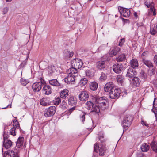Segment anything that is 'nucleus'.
<instances>
[{
    "label": "nucleus",
    "mask_w": 157,
    "mask_h": 157,
    "mask_svg": "<svg viewBox=\"0 0 157 157\" xmlns=\"http://www.w3.org/2000/svg\"><path fill=\"white\" fill-rule=\"evenodd\" d=\"M88 82V80L86 78H83L80 81L79 84L81 86H82L85 85Z\"/></svg>",
    "instance_id": "37"
},
{
    "label": "nucleus",
    "mask_w": 157,
    "mask_h": 157,
    "mask_svg": "<svg viewBox=\"0 0 157 157\" xmlns=\"http://www.w3.org/2000/svg\"><path fill=\"white\" fill-rule=\"evenodd\" d=\"M71 64L72 67H74L76 69H80L82 67L83 63L80 59L76 58L72 61Z\"/></svg>",
    "instance_id": "8"
},
{
    "label": "nucleus",
    "mask_w": 157,
    "mask_h": 157,
    "mask_svg": "<svg viewBox=\"0 0 157 157\" xmlns=\"http://www.w3.org/2000/svg\"><path fill=\"white\" fill-rule=\"evenodd\" d=\"M12 145V142L9 140H4L3 145L6 149L10 147Z\"/></svg>",
    "instance_id": "24"
},
{
    "label": "nucleus",
    "mask_w": 157,
    "mask_h": 157,
    "mask_svg": "<svg viewBox=\"0 0 157 157\" xmlns=\"http://www.w3.org/2000/svg\"><path fill=\"white\" fill-rule=\"evenodd\" d=\"M56 110L55 106H51L46 109L44 116L46 117H49L53 116Z\"/></svg>",
    "instance_id": "6"
},
{
    "label": "nucleus",
    "mask_w": 157,
    "mask_h": 157,
    "mask_svg": "<svg viewBox=\"0 0 157 157\" xmlns=\"http://www.w3.org/2000/svg\"><path fill=\"white\" fill-rule=\"evenodd\" d=\"M120 50V49L119 48L116 47L110 52L109 55L110 57L114 56Z\"/></svg>",
    "instance_id": "23"
},
{
    "label": "nucleus",
    "mask_w": 157,
    "mask_h": 157,
    "mask_svg": "<svg viewBox=\"0 0 157 157\" xmlns=\"http://www.w3.org/2000/svg\"><path fill=\"white\" fill-rule=\"evenodd\" d=\"M131 66L133 68L137 67L138 66V62L137 60L135 59H132L130 62Z\"/></svg>",
    "instance_id": "25"
},
{
    "label": "nucleus",
    "mask_w": 157,
    "mask_h": 157,
    "mask_svg": "<svg viewBox=\"0 0 157 157\" xmlns=\"http://www.w3.org/2000/svg\"><path fill=\"white\" fill-rule=\"evenodd\" d=\"M125 57L124 55L123 54L119 55L118 57L116 58V60L117 62H122L125 59Z\"/></svg>",
    "instance_id": "38"
},
{
    "label": "nucleus",
    "mask_w": 157,
    "mask_h": 157,
    "mask_svg": "<svg viewBox=\"0 0 157 157\" xmlns=\"http://www.w3.org/2000/svg\"><path fill=\"white\" fill-rule=\"evenodd\" d=\"M124 93V94H126L127 93V92L126 91H124L122 92V93Z\"/></svg>",
    "instance_id": "60"
},
{
    "label": "nucleus",
    "mask_w": 157,
    "mask_h": 157,
    "mask_svg": "<svg viewBox=\"0 0 157 157\" xmlns=\"http://www.w3.org/2000/svg\"><path fill=\"white\" fill-rule=\"evenodd\" d=\"M68 90L67 89H64L62 91L60 94V97L63 99L66 98L68 95Z\"/></svg>",
    "instance_id": "26"
},
{
    "label": "nucleus",
    "mask_w": 157,
    "mask_h": 157,
    "mask_svg": "<svg viewBox=\"0 0 157 157\" xmlns=\"http://www.w3.org/2000/svg\"><path fill=\"white\" fill-rule=\"evenodd\" d=\"M76 75H68L65 78L64 80L65 82L67 84H73L75 81V78Z\"/></svg>",
    "instance_id": "14"
},
{
    "label": "nucleus",
    "mask_w": 157,
    "mask_h": 157,
    "mask_svg": "<svg viewBox=\"0 0 157 157\" xmlns=\"http://www.w3.org/2000/svg\"><path fill=\"white\" fill-rule=\"evenodd\" d=\"M125 42V39L124 38H123L121 39V41L119 44V45L120 46H122L123 45V44Z\"/></svg>",
    "instance_id": "52"
},
{
    "label": "nucleus",
    "mask_w": 157,
    "mask_h": 157,
    "mask_svg": "<svg viewBox=\"0 0 157 157\" xmlns=\"http://www.w3.org/2000/svg\"><path fill=\"white\" fill-rule=\"evenodd\" d=\"M40 82H39L41 83V85L42 86V85H44L46 84V82L42 78H40Z\"/></svg>",
    "instance_id": "53"
},
{
    "label": "nucleus",
    "mask_w": 157,
    "mask_h": 157,
    "mask_svg": "<svg viewBox=\"0 0 157 157\" xmlns=\"http://www.w3.org/2000/svg\"><path fill=\"white\" fill-rule=\"evenodd\" d=\"M136 73V72L134 71L133 69L132 68H129L127 70L126 76L129 78H132L135 77Z\"/></svg>",
    "instance_id": "16"
},
{
    "label": "nucleus",
    "mask_w": 157,
    "mask_h": 157,
    "mask_svg": "<svg viewBox=\"0 0 157 157\" xmlns=\"http://www.w3.org/2000/svg\"><path fill=\"white\" fill-rule=\"evenodd\" d=\"M92 101L95 104V105H97L98 107L104 110L106 109V105L107 103L106 98L105 97H99L96 96H93L92 98Z\"/></svg>",
    "instance_id": "1"
},
{
    "label": "nucleus",
    "mask_w": 157,
    "mask_h": 157,
    "mask_svg": "<svg viewBox=\"0 0 157 157\" xmlns=\"http://www.w3.org/2000/svg\"><path fill=\"white\" fill-rule=\"evenodd\" d=\"M118 10L121 14L125 17H128L130 14V11L129 9L119 7Z\"/></svg>",
    "instance_id": "9"
},
{
    "label": "nucleus",
    "mask_w": 157,
    "mask_h": 157,
    "mask_svg": "<svg viewBox=\"0 0 157 157\" xmlns=\"http://www.w3.org/2000/svg\"><path fill=\"white\" fill-rule=\"evenodd\" d=\"M113 69L115 73H120L123 70V66L122 64H115L113 66Z\"/></svg>",
    "instance_id": "15"
},
{
    "label": "nucleus",
    "mask_w": 157,
    "mask_h": 157,
    "mask_svg": "<svg viewBox=\"0 0 157 157\" xmlns=\"http://www.w3.org/2000/svg\"><path fill=\"white\" fill-rule=\"evenodd\" d=\"M145 4L148 8H149L150 6H153L154 5L152 0H147L145 2Z\"/></svg>",
    "instance_id": "39"
},
{
    "label": "nucleus",
    "mask_w": 157,
    "mask_h": 157,
    "mask_svg": "<svg viewBox=\"0 0 157 157\" xmlns=\"http://www.w3.org/2000/svg\"><path fill=\"white\" fill-rule=\"evenodd\" d=\"M107 78V76L105 73L102 72L101 74V76L100 78L101 80H102L105 79Z\"/></svg>",
    "instance_id": "48"
},
{
    "label": "nucleus",
    "mask_w": 157,
    "mask_h": 157,
    "mask_svg": "<svg viewBox=\"0 0 157 157\" xmlns=\"http://www.w3.org/2000/svg\"><path fill=\"white\" fill-rule=\"evenodd\" d=\"M121 93V92L120 90L115 86L112 88L111 91L109 93V95L110 98L112 99L117 98Z\"/></svg>",
    "instance_id": "3"
},
{
    "label": "nucleus",
    "mask_w": 157,
    "mask_h": 157,
    "mask_svg": "<svg viewBox=\"0 0 157 157\" xmlns=\"http://www.w3.org/2000/svg\"><path fill=\"white\" fill-rule=\"evenodd\" d=\"M9 10V8L7 7L4 8L2 10V12L3 14H5L7 13Z\"/></svg>",
    "instance_id": "50"
},
{
    "label": "nucleus",
    "mask_w": 157,
    "mask_h": 157,
    "mask_svg": "<svg viewBox=\"0 0 157 157\" xmlns=\"http://www.w3.org/2000/svg\"><path fill=\"white\" fill-rule=\"evenodd\" d=\"M134 15L136 17H137V13L136 12H135L134 13Z\"/></svg>",
    "instance_id": "59"
},
{
    "label": "nucleus",
    "mask_w": 157,
    "mask_h": 157,
    "mask_svg": "<svg viewBox=\"0 0 157 157\" xmlns=\"http://www.w3.org/2000/svg\"><path fill=\"white\" fill-rule=\"evenodd\" d=\"M48 75L49 76H53L56 72V67L54 66H49L47 69Z\"/></svg>",
    "instance_id": "17"
},
{
    "label": "nucleus",
    "mask_w": 157,
    "mask_h": 157,
    "mask_svg": "<svg viewBox=\"0 0 157 157\" xmlns=\"http://www.w3.org/2000/svg\"><path fill=\"white\" fill-rule=\"evenodd\" d=\"M13 127L10 129V134L13 135L15 136L16 135L15 129L16 128H18L20 127L19 124L16 120H15L13 121Z\"/></svg>",
    "instance_id": "11"
},
{
    "label": "nucleus",
    "mask_w": 157,
    "mask_h": 157,
    "mask_svg": "<svg viewBox=\"0 0 157 157\" xmlns=\"http://www.w3.org/2000/svg\"><path fill=\"white\" fill-rule=\"evenodd\" d=\"M156 100H157V99L156 98L154 100L153 102V107L154 109H152V111L154 113L155 116L156 117L157 120V117L156 115V113H157V103H155Z\"/></svg>",
    "instance_id": "35"
},
{
    "label": "nucleus",
    "mask_w": 157,
    "mask_h": 157,
    "mask_svg": "<svg viewBox=\"0 0 157 157\" xmlns=\"http://www.w3.org/2000/svg\"><path fill=\"white\" fill-rule=\"evenodd\" d=\"M97 68L99 69H102L104 68L105 67V63L104 61H99L96 63Z\"/></svg>",
    "instance_id": "20"
},
{
    "label": "nucleus",
    "mask_w": 157,
    "mask_h": 157,
    "mask_svg": "<svg viewBox=\"0 0 157 157\" xmlns=\"http://www.w3.org/2000/svg\"><path fill=\"white\" fill-rule=\"evenodd\" d=\"M117 82L122 85L124 80V76L121 75H118L117 77Z\"/></svg>",
    "instance_id": "33"
},
{
    "label": "nucleus",
    "mask_w": 157,
    "mask_h": 157,
    "mask_svg": "<svg viewBox=\"0 0 157 157\" xmlns=\"http://www.w3.org/2000/svg\"><path fill=\"white\" fill-rule=\"evenodd\" d=\"M67 106V103L64 100H63L60 106L61 108L64 109L66 108Z\"/></svg>",
    "instance_id": "44"
},
{
    "label": "nucleus",
    "mask_w": 157,
    "mask_h": 157,
    "mask_svg": "<svg viewBox=\"0 0 157 157\" xmlns=\"http://www.w3.org/2000/svg\"><path fill=\"white\" fill-rule=\"evenodd\" d=\"M67 74L69 75H75L77 72V69L74 67L69 68L67 70Z\"/></svg>",
    "instance_id": "21"
},
{
    "label": "nucleus",
    "mask_w": 157,
    "mask_h": 157,
    "mask_svg": "<svg viewBox=\"0 0 157 157\" xmlns=\"http://www.w3.org/2000/svg\"><path fill=\"white\" fill-rule=\"evenodd\" d=\"M86 113L84 112L82 113L80 115V120L84 122L85 120Z\"/></svg>",
    "instance_id": "45"
},
{
    "label": "nucleus",
    "mask_w": 157,
    "mask_h": 157,
    "mask_svg": "<svg viewBox=\"0 0 157 157\" xmlns=\"http://www.w3.org/2000/svg\"><path fill=\"white\" fill-rule=\"evenodd\" d=\"M140 79L137 77H134L130 80V83L133 87H137L140 86Z\"/></svg>",
    "instance_id": "13"
},
{
    "label": "nucleus",
    "mask_w": 157,
    "mask_h": 157,
    "mask_svg": "<svg viewBox=\"0 0 157 157\" xmlns=\"http://www.w3.org/2000/svg\"><path fill=\"white\" fill-rule=\"evenodd\" d=\"M46 100L45 98H44L40 101V105L44 106H47L49 105V104L48 103L46 102L45 101Z\"/></svg>",
    "instance_id": "40"
},
{
    "label": "nucleus",
    "mask_w": 157,
    "mask_h": 157,
    "mask_svg": "<svg viewBox=\"0 0 157 157\" xmlns=\"http://www.w3.org/2000/svg\"><path fill=\"white\" fill-rule=\"evenodd\" d=\"M108 43H107L106 44H102L98 48L99 50H102L104 49L105 47L107 46Z\"/></svg>",
    "instance_id": "51"
},
{
    "label": "nucleus",
    "mask_w": 157,
    "mask_h": 157,
    "mask_svg": "<svg viewBox=\"0 0 157 157\" xmlns=\"http://www.w3.org/2000/svg\"><path fill=\"white\" fill-rule=\"evenodd\" d=\"M94 151L97 152L98 149L99 151V155L101 156L104 155L106 150V148L105 145L100 144L99 145L98 144H94Z\"/></svg>",
    "instance_id": "4"
},
{
    "label": "nucleus",
    "mask_w": 157,
    "mask_h": 157,
    "mask_svg": "<svg viewBox=\"0 0 157 157\" xmlns=\"http://www.w3.org/2000/svg\"><path fill=\"white\" fill-rule=\"evenodd\" d=\"M49 83L51 85L59 86L60 85V83L56 79H54L50 80H48Z\"/></svg>",
    "instance_id": "31"
},
{
    "label": "nucleus",
    "mask_w": 157,
    "mask_h": 157,
    "mask_svg": "<svg viewBox=\"0 0 157 157\" xmlns=\"http://www.w3.org/2000/svg\"><path fill=\"white\" fill-rule=\"evenodd\" d=\"M6 2H9V1H8V0H5Z\"/></svg>",
    "instance_id": "62"
},
{
    "label": "nucleus",
    "mask_w": 157,
    "mask_h": 157,
    "mask_svg": "<svg viewBox=\"0 0 157 157\" xmlns=\"http://www.w3.org/2000/svg\"><path fill=\"white\" fill-rule=\"evenodd\" d=\"M78 97L81 101H85L88 100L89 98L88 93L86 91H82L79 94Z\"/></svg>",
    "instance_id": "10"
},
{
    "label": "nucleus",
    "mask_w": 157,
    "mask_h": 157,
    "mask_svg": "<svg viewBox=\"0 0 157 157\" xmlns=\"http://www.w3.org/2000/svg\"><path fill=\"white\" fill-rule=\"evenodd\" d=\"M42 91L44 94L49 95L52 93V89L49 85L45 84L43 87Z\"/></svg>",
    "instance_id": "12"
},
{
    "label": "nucleus",
    "mask_w": 157,
    "mask_h": 157,
    "mask_svg": "<svg viewBox=\"0 0 157 157\" xmlns=\"http://www.w3.org/2000/svg\"><path fill=\"white\" fill-rule=\"evenodd\" d=\"M74 55L73 52L70 49H64L63 52V56L65 59L68 60L73 56Z\"/></svg>",
    "instance_id": "5"
},
{
    "label": "nucleus",
    "mask_w": 157,
    "mask_h": 157,
    "mask_svg": "<svg viewBox=\"0 0 157 157\" xmlns=\"http://www.w3.org/2000/svg\"><path fill=\"white\" fill-rule=\"evenodd\" d=\"M77 102L76 98L74 96L70 97L68 99V103L71 105L72 106L76 104Z\"/></svg>",
    "instance_id": "22"
},
{
    "label": "nucleus",
    "mask_w": 157,
    "mask_h": 157,
    "mask_svg": "<svg viewBox=\"0 0 157 157\" xmlns=\"http://www.w3.org/2000/svg\"><path fill=\"white\" fill-rule=\"evenodd\" d=\"M15 157H19V156H16Z\"/></svg>",
    "instance_id": "63"
},
{
    "label": "nucleus",
    "mask_w": 157,
    "mask_h": 157,
    "mask_svg": "<svg viewBox=\"0 0 157 157\" xmlns=\"http://www.w3.org/2000/svg\"><path fill=\"white\" fill-rule=\"evenodd\" d=\"M132 119L131 117L129 115H127L124 117L122 122V125L124 128L129 127L131 124V121Z\"/></svg>",
    "instance_id": "7"
},
{
    "label": "nucleus",
    "mask_w": 157,
    "mask_h": 157,
    "mask_svg": "<svg viewBox=\"0 0 157 157\" xmlns=\"http://www.w3.org/2000/svg\"><path fill=\"white\" fill-rule=\"evenodd\" d=\"M20 82L21 84L23 86H25L29 82L28 80H26L23 78H21L20 79Z\"/></svg>",
    "instance_id": "42"
},
{
    "label": "nucleus",
    "mask_w": 157,
    "mask_h": 157,
    "mask_svg": "<svg viewBox=\"0 0 157 157\" xmlns=\"http://www.w3.org/2000/svg\"><path fill=\"white\" fill-rule=\"evenodd\" d=\"M9 106H10V108H11V104H10V105H8L6 107H4V108H2V109H6Z\"/></svg>",
    "instance_id": "58"
},
{
    "label": "nucleus",
    "mask_w": 157,
    "mask_h": 157,
    "mask_svg": "<svg viewBox=\"0 0 157 157\" xmlns=\"http://www.w3.org/2000/svg\"><path fill=\"white\" fill-rule=\"evenodd\" d=\"M85 107L87 109L91 110L92 112H94L96 113H98L100 111L99 108L93 101V102L88 101L85 104Z\"/></svg>",
    "instance_id": "2"
},
{
    "label": "nucleus",
    "mask_w": 157,
    "mask_h": 157,
    "mask_svg": "<svg viewBox=\"0 0 157 157\" xmlns=\"http://www.w3.org/2000/svg\"><path fill=\"white\" fill-rule=\"evenodd\" d=\"M140 76L142 79L144 80L147 78V74L144 72H141L140 73Z\"/></svg>",
    "instance_id": "46"
},
{
    "label": "nucleus",
    "mask_w": 157,
    "mask_h": 157,
    "mask_svg": "<svg viewBox=\"0 0 157 157\" xmlns=\"http://www.w3.org/2000/svg\"><path fill=\"white\" fill-rule=\"evenodd\" d=\"M12 0H8V1H9V2H10L12 1Z\"/></svg>",
    "instance_id": "61"
},
{
    "label": "nucleus",
    "mask_w": 157,
    "mask_h": 157,
    "mask_svg": "<svg viewBox=\"0 0 157 157\" xmlns=\"http://www.w3.org/2000/svg\"><path fill=\"white\" fill-rule=\"evenodd\" d=\"M61 100L59 97L55 98L53 100L54 104L55 105H58L61 102Z\"/></svg>",
    "instance_id": "41"
},
{
    "label": "nucleus",
    "mask_w": 157,
    "mask_h": 157,
    "mask_svg": "<svg viewBox=\"0 0 157 157\" xmlns=\"http://www.w3.org/2000/svg\"><path fill=\"white\" fill-rule=\"evenodd\" d=\"M154 62L157 65V55H155L154 57Z\"/></svg>",
    "instance_id": "57"
},
{
    "label": "nucleus",
    "mask_w": 157,
    "mask_h": 157,
    "mask_svg": "<svg viewBox=\"0 0 157 157\" xmlns=\"http://www.w3.org/2000/svg\"><path fill=\"white\" fill-rule=\"evenodd\" d=\"M86 75L88 77H90L93 75V73L90 70H87L85 71Z\"/></svg>",
    "instance_id": "47"
},
{
    "label": "nucleus",
    "mask_w": 157,
    "mask_h": 157,
    "mask_svg": "<svg viewBox=\"0 0 157 157\" xmlns=\"http://www.w3.org/2000/svg\"><path fill=\"white\" fill-rule=\"evenodd\" d=\"M15 156L14 152L12 150H8L5 152L3 157H14Z\"/></svg>",
    "instance_id": "27"
},
{
    "label": "nucleus",
    "mask_w": 157,
    "mask_h": 157,
    "mask_svg": "<svg viewBox=\"0 0 157 157\" xmlns=\"http://www.w3.org/2000/svg\"><path fill=\"white\" fill-rule=\"evenodd\" d=\"M24 141V138L23 137H19L16 142V145L18 147H20L22 145Z\"/></svg>",
    "instance_id": "30"
},
{
    "label": "nucleus",
    "mask_w": 157,
    "mask_h": 157,
    "mask_svg": "<svg viewBox=\"0 0 157 157\" xmlns=\"http://www.w3.org/2000/svg\"><path fill=\"white\" fill-rule=\"evenodd\" d=\"M140 148L143 152H146L149 149L150 146L147 143H144L141 146Z\"/></svg>",
    "instance_id": "28"
},
{
    "label": "nucleus",
    "mask_w": 157,
    "mask_h": 157,
    "mask_svg": "<svg viewBox=\"0 0 157 157\" xmlns=\"http://www.w3.org/2000/svg\"><path fill=\"white\" fill-rule=\"evenodd\" d=\"M144 63L149 68L152 67H153V64L150 61L143 59Z\"/></svg>",
    "instance_id": "36"
},
{
    "label": "nucleus",
    "mask_w": 157,
    "mask_h": 157,
    "mask_svg": "<svg viewBox=\"0 0 157 157\" xmlns=\"http://www.w3.org/2000/svg\"><path fill=\"white\" fill-rule=\"evenodd\" d=\"M147 52H144L141 55V56L143 59H144L145 57L147 56Z\"/></svg>",
    "instance_id": "56"
},
{
    "label": "nucleus",
    "mask_w": 157,
    "mask_h": 157,
    "mask_svg": "<svg viewBox=\"0 0 157 157\" xmlns=\"http://www.w3.org/2000/svg\"><path fill=\"white\" fill-rule=\"evenodd\" d=\"M75 107H73L71 108H70L69 109L68 111V113L70 115L71 113L72 112V111H73L74 110H75Z\"/></svg>",
    "instance_id": "54"
},
{
    "label": "nucleus",
    "mask_w": 157,
    "mask_h": 157,
    "mask_svg": "<svg viewBox=\"0 0 157 157\" xmlns=\"http://www.w3.org/2000/svg\"><path fill=\"white\" fill-rule=\"evenodd\" d=\"M32 87L33 90L35 92H39L41 89L42 86L41 83L36 82L33 84Z\"/></svg>",
    "instance_id": "18"
},
{
    "label": "nucleus",
    "mask_w": 157,
    "mask_h": 157,
    "mask_svg": "<svg viewBox=\"0 0 157 157\" xmlns=\"http://www.w3.org/2000/svg\"><path fill=\"white\" fill-rule=\"evenodd\" d=\"M150 9H149V14L150 15H153L155 16L156 15L155 12V9L154 8V6H150Z\"/></svg>",
    "instance_id": "34"
},
{
    "label": "nucleus",
    "mask_w": 157,
    "mask_h": 157,
    "mask_svg": "<svg viewBox=\"0 0 157 157\" xmlns=\"http://www.w3.org/2000/svg\"><path fill=\"white\" fill-rule=\"evenodd\" d=\"M141 123L143 126H146L147 127H149L148 124L146 122L144 121L143 120H142Z\"/></svg>",
    "instance_id": "55"
},
{
    "label": "nucleus",
    "mask_w": 157,
    "mask_h": 157,
    "mask_svg": "<svg viewBox=\"0 0 157 157\" xmlns=\"http://www.w3.org/2000/svg\"><path fill=\"white\" fill-rule=\"evenodd\" d=\"M151 148L155 152L157 153V142L153 141L151 144Z\"/></svg>",
    "instance_id": "32"
},
{
    "label": "nucleus",
    "mask_w": 157,
    "mask_h": 157,
    "mask_svg": "<svg viewBox=\"0 0 157 157\" xmlns=\"http://www.w3.org/2000/svg\"><path fill=\"white\" fill-rule=\"evenodd\" d=\"M114 85L113 82H109L107 83L105 85L104 87V90L105 92H109V91H111L113 87H114Z\"/></svg>",
    "instance_id": "19"
},
{
    "label": "nucleus",
    "mask_w": 157,
    "mask_h": 157,
    "mask_svg": "<svg viewBox=\"0 0 157 157\" xmlns=\"http://www.w3.org/2000/svg\"><path fill=\"white\" fill-rule=\"evenodd\" d=\"M98 87V83L95 82H93L90 84V88L92 90H95Z\"/></svg>",
    "instance_id": "29"
},
{
    "label": "nucleus",
    "mask_w": 157,
    "mask_h": 157,
    "mask_svg": "<svg viewBox=\"0 0 157 157\" xmlns=\"http://www.w3.org/2000/svg\"><path fill=\"white\" fill-rule=\"evenodd\" d=\"M99 140L101 143L105 142L106 139L104 138V136L103 134H101L99 136Z\"/></svg>",
    "instance_id": "43"
},
{
    "label": "nucleus",
    "mask_w": 157,
    "mask_h": 157,
    "mask_svg": "<svg viewBox=\"0 0 157 157\" xmlns=\"http://www.w3.org/2000/svg\"><path fill=\"white\" fill-rule=\"evenodd\" d=\"M157 32V31L155 29L151 28L150 33L152 35H155L156 33Z\"/></svg>",
    "instance_id": "49"
}]
</instances>
